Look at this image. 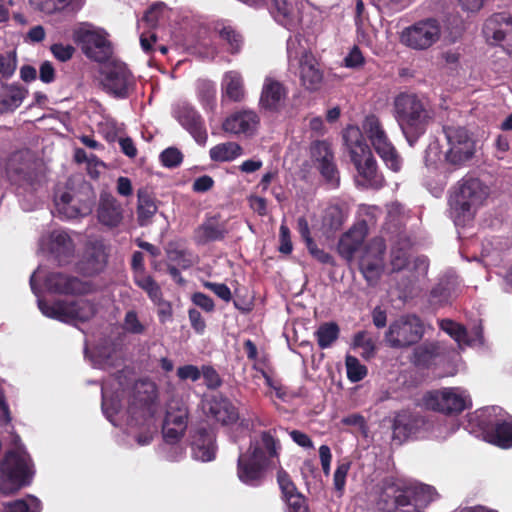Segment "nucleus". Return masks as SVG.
I'll return each instance as SVG.
<instances>
[{
    "label": "nucleus",
    "mask_w": 512,
    "mask_h": 512,
    "mask_svg": "<svg viewBox=\"0 0 512 512\" xmlns=\"http://www.w3.org/2000/svg\"><path fill=\"white\" fill-rule=\"evenodd\" d=\"M386 245L382 238H374L360 259V270L370 285H375L382 272V257Z\"/></svg>",
    "instance_id": "a211bd4d"
},
{
    "label": "nucleus",
    "mask_w": 512,
    "mask_h": 512,
    "mask_svg": "<svg viewBox=\"0 0 512 512\" xmlns=\"http://www.w3.org/2000/svg\"><path fill=\"white\" fill-rule=\"evenodd\" d=\"M345 364L347 377L351 382L361 381L367 375V368L356 357L347 355Z\"/></svg>",
    "instance_id": "8fccbe9b"
},
{
    "label": "nucleus",
    "mask_w": 512,
    "mask_h": 512,
    "mask_svg": "<svg viewBox=\"0 0 512 512\" xmlns=\"http://www.w3.org/2000/svg\"><path fill=\"white\" fill-rule=\"evenodd\" d=\"M48 291L58 294H82L88 291V286L76 277L62 273H51L45 280Z\"/></svg>",
    "instance_id": "bb28decb"
},
{
    "label": "nucleus",
    "mask_w": 512,
    "mask_h": 512,
    "mask_svg": "<svg viewBox=\"0 0 512 512\" xmlns=\"http://www.w3.org/2000/svg\"><path fill=\"white\" fill-rule=\"evenodd\" d=\"M483 34L490 44L504 42L503 47L512 56V17L499 13L486 20Z\"/></svg>",
    "instance_id": "f3484780"
},
{
    "label": "nucleus",
    "mask_w": 512,
    "mask_h": 512,
    "mask_svg": "<svg viewBox=\"0 0 512 512\" xmlns=\"http://www.w3.org/2000/svg\"><path fill=\"white\" fill-rule=\"evenodd\" d=\"M471 404L469 393L461 387L432 390L422 398V405L426 409L443 414H459L470 408Z\"/></svg>",
    "instance_id": "1a4fd4ad"
},
{
    "label": "nucleus",
    "mask_w": 512,
    "mask_h": 512,
    "mask_svg": "<svg viewBox=\"0 0 512 512\" xmlns=\"http://www.w3.org/2000/svg\"><path fill=\"white\" fill-rule=\"evenodd\" d=\"M38 307L43 315L66 323L86 322L96 314V306L89 300L57 301L48 304L38 299Z\"/></svg>",
    "instance_id": "9d476101"
},
{
    "label": "nucleus",
    "mask_w": 512,
    "mask_h": 512,
    "mask_svg": "<svg viewBox=\"0 0 512 512\" xmlns=\"http://www.w3.org/2000/svg\"><path fill=\"white\" fill-rule=\"evenodd\" d=\"M339 335V327L334 322L321 324L315 332L317 343L320 348L326 349L335 342Z\"/></svg>",
    "instance_id": "37998d69"
},
{
    "label": "nucleus",
    "mask_w": 512,
    "mask_h": 512,
    "mask_svg": "<svg viewBox=\"0 0 512 512\" xmlns=\"http://www.w3.org/2000/svg\"><path fill=\"white\" fill-rule=\"evenodd\" d=\"M177 376L181 380L197 381L201 377V371L194 365H184L177 369Z\"/></svg>",
    "instance_id": "774afa93"
},
{
    "label": "nucleus",
    "mask_w": 512,
    "mask_h": 512,
    "mask_svg": "<svg viewBox=\"0 0 512 512\" xmlns=\"http://www.w3.org/2000/svg\"><path fill=\"white\" fill-rule=\"evenodd\" d=\"M242 153V147L236 142L220 143L209 150V156L215 162H231L241 156Z\"/></svg>",
    "instance_id": "4c0bfd02"
},
{
    "label": "nucleus",
    "mask_w": 512,
    "mask_h": 512,
    "mask_svg": "<svg viewBox=\"0 0 512 512\" xmlns=\"http://www.w3.org/2000/svg\"><path fill=\"white\" fill-rule=\"evenodd\" d=\"M41 501L33 496L27 495L24 498L0 503V512H41Z\"/></svg>",
    "instance_id": "e433bc0d"
},
{
    "label": "nucleus",
    "mask_w": 512,
    "mask_h": 512,
    "mask_svg": "<svg viewBox=\"0 0 512 512\" xmlns=\"http://www.w3.org/2000/svg\"><path fill=\"white\" fill-rule=\"evenodd\" d=\"M204 287L214 292L220 299L229 302L232 298L230 288L223 283L204 282Z\"/></svg>",
    "instance_id": "69168bd1"
},
{
    "label": "nucleus",
    "mask_w": 512,
    "mask_h": 512,
    "mask_svg": "<svg viewBox=\"0 0 512 512\" xmlns=\"http://www.w3.org/2000/svg\"><path fill=\"white\" fill-rule=\"evenodd\" d=\"M103 88L114 97L126 98L134 86V78L122 62H111L102 70Z\"/></svg>",
    "instance_id": "2eb2a0df"
},
{
    "label": "nucleus",
    "mask_w": 512,
    "mask_h": 512,
    "mask_svg": "<svg viewBox=\"0 0 512 512\" xmlns=\"http://www.w3.org/2000/svg\"><path fill=\"white\" fill-rule=\"evenodd\" d=\"M441 31L438 20L423 19L404 28L400 34V41L411 49L426 50L440 39Z\"/></svg>",
    "instance_id": "f8f14e48"
},
{
    "label": "nucleus",
    "mask_w": 512,
    "mask_h": 512,
    "mask_svg": "<svg viewBox=\"0 0 512 512\" xmlns=\"http://www.w3.org/2000/svg\"><path fill=\"white\" fill-rule=\"evenodd\" d=\"M188 408L178 399L167 403L166 414L162 425L163 438L167 443H176L184 435L188 425Z\"/></svg>",
    "instance_id": "dca6fc26"
},
{
    "label": "nucleus",
    "mask_w": 512,
    "mask_h": 512,
    "mask_svg": "<svg viewBox=\"0 0 512 512\" xmlns=\"http://www.w3.org/2000/svg\"><path fill=\"white\" fill-rule=\"evenodd\" d=\"M279 441L271 431H264L259 439L251 441L249 449L241 453L237 461V476L239 480L250 486L259 485L266 469L272 460L278 456Z\"/></svg>",
    "instance_id": "20e7f679"
},
{
    "label": "nucleus",
    "mask_w": 512,
    "mask_h": 512,
    "mask_svg": "<svg viewBox=\"0 0 512 512\" xmlns=\"http://www.w3.org/2000/svg\"><path fill=\"white\" fill-rule=\"evenodd\" d=\"M102 410L106 417L114 425H117V416L121 420H125L129 426L146 425L148 430L136 437L138 445L144 446L149 444L153 439L155 427L150 429L153 423L154 415L157 412L156 403V387L149 381H138L134 385L133 399L129 402L127 410L123 411L120 408L119 396L108 397V390L106 384L102 386Z\"/></svg>",
    "instance_id": "f03ea898"
},
{
    "label": "nucleus",
    "mask_w": 512,
    "mask_h": 512,
    "mask_svg": "<svg viewBox=\"0 0 512 512\" xmlns=\"http://www.w3.org/2000/svg\"><path fill=\"white\" fill-rule=\"evenodd\" d=\"M154 199L145 191H138L137 217L141 226L147 225L157 212Z\"/></svg>",
    "instance_id": "79ce46f5"
},
{
    "label": "nucleus",
    "mask_w": 512,
    "mask_h": 512,
    "mask_svg": "<svg viewBox=\"0 0 512 512\" xmlns=\"http://www.w3.org/2000/svg\"><path fill=\"white\" fill-rule=\"evenodd\" d=\"M276 10L275 18L283 26L290 29L294 21V3L293 0H274Z\"/></svg>",
    "instance_id": "49530a36"
},
{
    "label": "nucleus",
    "mask_w": 512,
    "mask_h": 512,
    "mask_svg": "<svg viewBox=\"0 0 512 512\" xmlns=\"http://www.w3.org/2000/svg\"><path fill=\"white\" fill-rule=\"evenodd\" d=\"M124 208L121 203L109 193H101L96 208L98 223L108 230L119 228L124 222Z\"/></svg>",
    "instance_id": "aec40b11"
},
{
    "label": "nucleus",
    "mask_w": 512,
    "mask_h": 512,
    "mask_svg": "<svg viewBox=\"0 0 512 512\" xmlns=\"http://www.w3.org/2000/svg\"><path fill=\"white\" fill-rule=\"evenodd\" d=\"M121 361L120 354L113 349L112 353H108L106 349L99 351L97 355V359L95 361V365H98L102 369H106L109 367L118 366Z\"/></svg>",
    "instance_id": "13d9d810"
},
{
    "label": "nucleus",
    "mask_w": 512,
    "mask_h": 512,
    "mask_svg": "<svg viewBox=\"0 0 512 512\" xmlns=\"http://www.w3.org/2000/svg\"><path fill=\"white\" fill-rule=\"evenodd\" d=\"M6 172L11 183L35 190L42 175L36 171V164L26 152L13 153L8 159Z\"/></svg>",
    "instance_id": "ddd939ff"
},
{
    "label": "nucleus",
    "mask_w": 512,
    "mask_h": 512,
    "mask_svg": "<svg viewBox=\"0 0 512 512\" xmlns=\"http://www.w3.org/2000/svg\"><path fill=\"white\" fill-rule=\"evenodd\" d=\"M324 226L330 230H338L344 223V215L342 210L337 206H331L326 209L323 220Z\"/></svg>",
    "instance_id": "864d4df0"
},
{
    "label": "nucleus",
    "mask_w": 512,
    "mask_h": 512,
    "mask_svg": "<svg viewBox=\"0 0 512 512\" xmlns=\"http://www.w3.org/2000/svg\"><path fill=\"white\" fill-rule=\"evenodd\" d=\"M311 156L318 164L333 159L331 148L325 141H316L312 144Z\"/></svg>",
    "instance_id": "5fc2aeb1"
},
{
    "label": "nucleus",
    "mask_w": 512,
    "mask_h": 512,
    "mask_svg": "<svg viewBox=\"0 0 512 512\" xmlns=\"http://www.w3.org/2000/svg\"><path fill=\"white\" fill-rule=\"evenodd\" d=\"M40 245L42 249L58 255L69 252L72 249V241L63 230H54L48 236H43L40 240Z\"/></svg>",
    "instance_id": "f704fd0d"
},
{
    "label": "nucleus",
    "mask_w": 512,
    "mask_h": 512,
    "mask_svg": "<svg viewBox=\"0 0 512 512\" xmlns=\"http://www.w3.org/2000/svg\"><path fill=\"white\" fill-rule=\"evenodd\" d=\"M226 233L227 231L223 225L214 221H207L196 230L195 240L198 244H206L223 239Z\"/></svg>",
    "instance_id": "58836bf2"
},
{
    "label": "nucleus",
    "mask_w": 512,
    "mask_h": 512,
    "mask_svg": "<svg viewBox=\"0 0 512 512\" xmlns=\"http://www.w3.org/2000/svg\"><path fill=\"white\" fill-rule=\"evenodd\" d=\"M423 334L421 320L415 315H404L390 324L385 333V342L392 348H406L417 343Z\"/></svg>",
    "instance_id": "9b49d317"
},
{
    "label": "nucleus",
    "mask_w": 512,
    "mask_h": 512,
    "mask_svg": "<svg viewBox=\"0 0 512 512\" xmlns=\"http://www.w3.org/2000/svg\"><path fill=\"white\" fill-rule=\"evenodd\" d=\"M260 124V118L255 111L242 110L233 113L223 122V130L232 134L253 135Z\"/></svg>",
    "instance_id": "b1692460"
},
{
    "label": "nucleus",
    "mask_w": 512,
    "mask_h": 512,
    "mask_svg": "<svg viewBox=\"0 0 512 512\" xmlns=\"http://www.w3.org/2000/svg\"><path fill=\"white\" fill-rule=\"evenodd\" d=\"M222 90L230 100L241 101L244 98L245 90L240 73L236 71L225 73L222 80Z\"/></svg>",
    "instance_id": "c9c22d12"
},
{
    "label": "nucleus",
    "mask_w": 512,
    "mask_h": 512,
    "mask_svg": "<svg viewBox=\"0 0 512 512\" xmlns=\"http://www.w3.org/2000/svg\"><path fill=\"white\" fill-rule=\"evenodd\" d=\"M277 480L288 506V512H309L305 497L297 491L289 475L284 470H279Z\"/></svg>",
    "instance_id": "a878e982"
},
{
    "label": "nucleus",
    "mask_w": 512,
    "mask_h": 512,
    "mask_svg": "<svg viewBox=\"0 0 512 512\" xmlns=\"http://www.w3.org/2000/svg\"><path fill=\"white\" fill-rule=\"evenodd\" d=\"M73 201V196L69 191L58 190L54 196L57 213L66 219L76 218L80 211Z\"/></svg>",
    "instance_id": "ea45409f"
},
{
    "label": "nucleus",
    "mask_w": 512,
    "mask_h": 512,
    "mask_svg": "<svg viewBox=\"0 0 512 512\" xmlns=\"http://www.w3.org/2000/svg\"><path fill=\"white\" fill-rule=\"evenodd\" d=\"M168 259L169 261L175 263L178 267L182 269H187L191 267L193 264L191 258L189 257V254L183 250H169Z\"/></svg>",
    "instance_id": "e2e57ef3"
},
{
    "label": "nucleus",
    "mask_w": 512,
    "mask_h": 512,
    "mask_svg": "<svg viewBox=\"0 0 512 512\" xmlns=\"http://www.w3.org/2000/svg\"><path fill=\"white\" fill-rule=\"evenodd\" d=\"M136 284L143 289L153 302H160L162 292L160 286L154 279L147 275H141L136 278Z\"/></svg>",
    "instance_id": "09e8293b"
},
{
    "label": "nucleus",
    "mask_w": 512,
    "mask_h": 512,
    "mask_svg": "<svg viewBox=\"0 0 512 512\" xmlns=\"http://www.w3.org/2000/svg\"><path fill=\"white\" fill-rule=\"evenodd\" d=\"M6 172L11 183L35 190L42 175L36 171V164L26 152L13 153L8 159Z\"/></svg>",
    "instance_id": "4468645a"
},
{
    "label": "nucleus",
    "mask_w": 512,
    "mask_h": 512,
    "mask_svg": "<svg viewBox=\"0 0 512 512\" xmlns=\"http://www.w3.org/2000/svg\"><path fill=\"white\" fill-rule=\"evenodd\" d=\"M207 412L222 424L233 423L238 419V413L233 404L222 396H213L207 400Z\"/></svg>",
    "instance_id": "7c9ffc66"
},
{
    "label": "nucleus",
    "mask_w": 512,
    "mask_h": 512,
    "mask_svg": "<svg viewBox=\"0 0 512 512\" xmlns=\"http://www.w3.org/2000/svg\"><path fill=\"white\" fill-rule=\"evenodd\" d=\"M299 76L302 85L310 91L320 89L323 82V73L318 67V63L312 54H304V57L298 61Z\"/></svg>",
    "instance_id": "c85d7f7f"
},
{
    "label": "nucleus",
    "mask_w": 512,
    "mask_h": 512,
    "mask_svg": "<svg viewBox=\"0 0 512 512\" xmlns=\"http://www.w3.org/2000/svg\"><path fill=\"white\" fill-rule=\"evenodd\" d=\"M435 495L434 488L429 485L415 484L403 489L392 486L381 495V501L385 502L382 508L387 512L393 509L401 512H421L434 500Z\"/></svg>",
    "instance_id": "6e6552de"
},
{
    "label": "nucleus",
    "mask_w": 512,
    "mask_h": 512,
    "mask_svg": "<svg viewBox=\"0 0 512 512\" xmlns=\"http://www.w3.org/2000/svg\"><path fill=\"white\" fill-rule=\"evenodd\" d=\"M287 95L288 90L283 83L268 76L262 85L259 107L267 112H279L285 107Z\"/></svg>",
    "instance_id": "4be33fe9"
},
{
    "label": "nucleus",
    "mask_w": 512,
    "mask_h": 512,
    "mask_svg": "<svg viewBox=\"0 0 512 512\" xmlns=\"http://www.w3.org/2000/svg\"><path fill=\"white\" fill-rule=\"evenodd\" d=\"M487 411L490 416L493 414L497 418L487 434L489 442L502 448L512 447V417L496 406Z\"/></svg>",
    "instance_id": "5701e85b"
},
{
    "label": "nucleus",
    "mask_w": 512,
    "mask_h": 512,
    "mask_svg": "<svg viewBox=\"0 0 512 512\" xmlns=\"http://www.w3.org/2000/svg\"><path fill=\"white\" fill-rule=\"evenodd\" d=\"M79 39L84 54L94 61H106L112 54L111 44L101 29L83 30Z\"/></svg>",
    "instance_id": "6ab92c4d"
},
{
    "label": "nucleus",
    "mask_w": 512,
    "mask_h": 512,
    "mask_svg": "<svg viewBox=\"0 0 512 512\" xmlns=\"http://www.w3.org/2000/svg\"><path fill=\"white\" fill-rule=\"evenodd\" d=\"M215 438L212 432L205 429L198 430L192 442V454L196 460L202 462L211 461L215 458Z\"/></svg>",
    "instance_id": "2f4dec72"
},
{
    "label": "nucleus",
    "mask_w": 512,
    "mask_h": 512,
    "mask_svg": "<svg viewBox=\"0 0 512 512\" xmlns=\"http://www.w3.org/2000/svg\"><path fill=\"white\" fill-rule=\"evenodd\" d=\"M174 116L198 144H206L208 134L204 121L190 104L185 102L178 104L174 109Z\"/></svg>",
    "instance_id": "412c9836"
},
{
    "label": "nucleus",
    "mask_w": 512,
    "mask_h": 512,
    "mask_svg": "<svg viewBox=\"0 0 512 512\" xmlns=\"http://www.w3.org/2000/svg\"><path fill=\"white\" fill-rule=\"evenodd\" d=\"M490 188L480 179L464 177L459 180L450 195L451 215L456 225L471 221L487 201Z\"/></svg>",
    "instance_id": "0eeeda50"
},
{
    "label": "nucleus",
    "mask_w": 512,
    "mask_h": 512,
    "mask_svg": "<svg viewBox=\"0 0 512 512\" xmlns=\"http://www.w3.org/2000/svg\"><path fill=\"white\" fill-rule=\"evenodd\" d=\"M446 149L443 151L438 142L429 144L425 151V165L431 170H457L469 162L475 154V141L462 126L445 125Z\"/></svg>",
    "instance_id": "7ed1b4c3"
},
{
    "label": "nucleus",
    "mask_w": 512,
    "mask_h": 512,
    "mask_svg": "<svg viewBox=\"0 0 512 512\" xmlns=\"http://www.w3.org/2000/svg\"><path fill=\"white\" fill-rule=\"evenodd\" d=\"M122 328L126 333L142 335L146 332L147 325L140 320L136 311L129 310L124 316Z\"/></svg>",
    "instance_id": "de8ad7c7"
},
{
    "label": "nucleus",
    "mask_w": 512,
    "mask_h": 512,
    "mask_svg": "<svg viewBox=\"0 0 512 512\" xmlns=\"http://www.w3.org/2000/svg\"><path fill=\"white\" fill-rule=\"evenodd\" d=\"M183 159L182 153L177 148H167L160 154V160L165 167H176Z\"/></svg>",
    "instance_id": "bf43d9fd"
},
{
    "label": "nucleus",
    "mask_w": 512,
    "mask_h": 512,
    "mask_svg": "<svg viewBox=\"0 0 512 512\" xmlns=\"http://www.w3.org/2000/svg\"><path fill=\"white\" fill-rule=\"evenodd\" d=\"M423 424L424 421L421 418L406 411L400 412L394 418L393 439L402 443L408 438L416 435L418 429Z\"/></svg>",
    "instance_id": "c756f323"
},
{
    "label": "nucleus",
    "mask_w": 512,
    "mask_h": 512,
    "mask_svg": "<svg viewBox=\"0 0 512 512\" xmlns=\"http://www.w3.org/2000/svg\"><path fill=\"white\" fill-rule=\"evenodd\" d=\"M287 54L288 60L290 63L293 61H299L304 57V54H311L306 50V48L301 44V39L299 35L291 36L287 40Z\"/></svg>",
    "instance_id": "3c124183"
},
{
    "label": "nucleus",
    "mask_w": 512,
    "mask_h": 512,
    "mask_svg": "<svg viewBox=\"0 0 512 512\" xmlns=\"http://www.w3.org/2000/svg\"><path fill=\"white\" fill-rule=\"evenodd\" d=\"M28 91L15 85H5L0 90V114L13 112L25 99Z\"/></svg>",
    "instance_id": "72a5a7b5"
},
{
    "label": "nucleus",
    "mask_w": 512,
    "mask_h": 512,
    "mask_svg": "<svg viewBox=\"0 0 512 512\" xmlns=\"http://www.w3.org/2000/svg\"><path fill=\"white\" fill-rule=\"evenodd\" d=\"M393 115L403 135L413 145L426 131L432 115L424 101L414 93L403 92L393 101Z\"/></svg>",
    "instance_id": "423d86ee"
},
{
    "label": "nucleus",
    "mask_w": 512,
    "mask_h": 512,
    "mask_svg": "<svg viewBox=\"0 0 512 512\" xmlns=\"http://www.w3.org/2000/svg\"><path fill=\"white\" fill-rule=\"evenodd\" d=\"M164 5L162 3H156L149 10L146 11L142 20L139 23V27H146L153 29L158 24L160 15L163 12Z\"/></svg>",
    "instance_id": "6e6d98bb"
},
{
    "label": "nucleus",
    "mask_w": 512,
    "mask_h": 512,
    "mask_svg": "<svg viewBox=\"0 0 512 512\" xmlns=\"http://www.w3.org/2000/svg\"><path fill=\"white\" fill-rule=\"evenodd\" d=\"M352 346L361 349L364 359H371L376 353L375 339L367 331H359L354 335Z\"/></svg>",
    "instance_id": "c03bdc74"
},
{
    "label": "nucleus",
    "mask_w": 512,
    "mask_h": 512,
    "mask_svg": "<svg viewBox=\"0 0 512 512\" xmlns=\"http://www.w3.org/2000/svg\"><path fill=\"white\" fill-rule=\"evenodd\" d=\"M17 66V60L14 54H0V75L5 78L11 77Z\"/></svg>",
    "instance_id": "052dcab7"
},
{
    "label": "nucleus",
    "mask_w": 512,
    "mask_h": 512,
    "mask_svg": "<svg viewBox=\"0 0 512 512\" xmlns=\"http://www.w3.org/2000/svg\"><path fill=\"white\" fill-rule=\"evenodd\" d=\"M12 447L0 461V492L11 495L29 485L34 476V464L18 435H13Z\"/></svg>",
    "instance_id": "39448f33"
},
{
    "label": "nucleus",
    "mask_w": 512,
    "mask_h": 512,
    "mask_svg": "<svg viewBox=\"0 0 512 512\" xmlns=\"http://www.w3.org/2000/svg\"><path fill=\"white\" fill-rule=\"evenodd\" d=\"M411 243L408 239H400L391 250L390 265L392 272L403 270L409 263V249Z\"/></svg>",
    "instance_id": "a19ab883"
},
{
    "label": "nucleus",
    "mask_w": 512,
    "mask_h": 512,
    "mask_svg": "<svg viewBox=\"0 0 512 512\" xmlns=\"http://www.w3.org/2000/svg\"><path fill=\"white\" fill-rule=\"evenodd\" d=\"M371 146L389 169L394 172L401 169V158L386 132L376 139Z\"/></svg>",
    "instance_id": "473e14b6"
},
{
    "label": "nucleus",
    "mask_w": 512,
    "mask_h": 512,
    "mask_svg": "<svg viewBox=\"0 0 512 512\" xmlns=\"http://www.w3.org/2000/svg\"><path fill=\"white\" fill-rule=\"evenodd\" d=\"M349 469H350V464L348 462H344V463L339 464L334 472V477H333L334 488L337 492L340 493V495L342 494V492L344 490L345 483H346V477H347Z\"/></svg>",
    "instance_id": "680f3d73"
},
{
    "label": "nucleus",
    "mask_w": 512,
    "mask_h": 512,
    "mask_svg": "<svg viewBox=\"0 0 512 512\" xmlns=\"http://www.w3.org/2000/svg\"><path fill=\"white\" fill-rule=\"evenodd\" d=\"M53 56L61 62H66L72 58L75 49L71 45H63L60 43L53 44L50 47Z\"/></svg>",
    "instance_id": "0e129e2a"
},
{
    "label": "nucleus",
    "mask_w": 512,
    "mask_h": 512,
    "mask_svg": "<svg viewBox=\"0 0 512 512\" xmlns=\"http://www.w3.org/2000/svg\"><path fill=\"white\" fill-rule=\"evenodd\" d=\"M201 374L208 388L215 389L221 385V379L216 370L210 366H203Z\"/></svg>",
    "instance_id": "338daca9"
},
{
    "label": "nucleus",
    "mask_w": 512,
    "mask_h": 512,
    "mask_svg": "<svg viewBox=\"0 0 512 512\" xmlns=\"http://www.w3.org/2000/svg\"><path fill=\"white\" fill-rule=\"evenodd\" d=\"M367 235L365 223H359L344 233L338 242V253L348 262L352 261L355 252L362 246Z\"/></svg>",
    "instance_id": "393cba45"
},
{
    "label": "nucleus",
    "mask_w": 512,
    "mask_h": 512,
    "mask_svg": "<svg viewBox=\"0 0 512 512\" xmlns=\"http://www.w3.org/2000/svg\"><path fill=\"white\" fill-rule=\"evenodd\" d=\"M385 132L382 122L374 114L367 115L364 118L362 128L350 125L344 129V146L357 171L355 178L357 185L364 188H380L383 186L384 178L378 171L377 161L363 134L372 144Z\"/></svg>",
    "instance_id": "f257e3e1"
},
{
    "label": "nucleus",
    "mask_w": 512,
    "mask_h": 512,
    "mask_svg": "<svg viewBox=\"0 0 512 512\" xmlns=\"http://www.w3.org/2000/svg\"><path fill=\"white\" fill-rule=\"evenodd\" d=\"M63 0H30L34 9L46 15H53L64 11Z\"/></svg>",
    "instance_id": "603ef678"
},
{
    "label": "nucleus",
    "mask_w": 512,
    "mask_h": 512,
    "mask_svg": "<svg viewBox=\"0 0 512 512\" xmlns=\"http://www.w3.org/2000/svg\"><path fill=\"white\" fill-rule=\"evenodd\" d=\"M439 326L457 342L460 348L482 342V331L480 328H475L471 333H469L463 325L450 319L440 320Z\"/></svg>",
    "instance_id": "cd10ccee"
},
{
    "label": "nucleus",
    "mask_w": 512,
    "mask_h": 512,
    "mask_svg": "<svg viewBox=\"0 0 512 512\" xmlns=\"http://www.w3.org/2000/svg\"><path fill=\"white\" fill-rule=\"evenodd\" d=\"M219 37L228 45V50L231 53H238L243 45V38L230 25H221L216 28Z\"/></svg>",
    "instance_id": "a18cd8bd"
},
{
    "label": "nucleus",
    "mask_w": 512,
    "mask_h": 512,
    "mask_svg": "<svg viewBox=\"0 0 512 512\" xmlns=\"http://www.w3.org/2000/svg\"><path fill=\"white\" fill-rule=\"evenodd\" d=\"M318 169L327 183L332 187H337L339 184V172L334 163V160H329L318 164Z\"/></svg>",
    "instance_id": "4d7b16f0"
}]
</instances>
